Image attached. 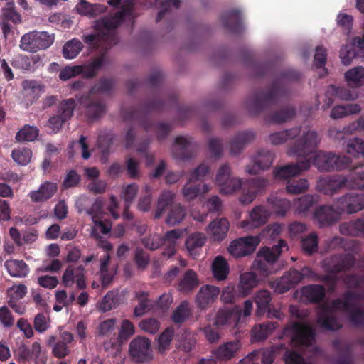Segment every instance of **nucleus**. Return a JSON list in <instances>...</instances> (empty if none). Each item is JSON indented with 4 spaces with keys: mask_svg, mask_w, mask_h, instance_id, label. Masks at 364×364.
I'll return each instance as SVG.
<instances>
[{
    "mask_svg": "<svg viewBox=\"0 0 364 364\" xmlns=\"http://www.w3.org/2000/svg\"><path fill=\"white\" fill-rule=\"evenodd\" d=\"M301 74L296 70L288 69L282 72L267 90L254 92L247 100L246 106L252 115H259L269 111L272 105H277L279 100L287 97L289 90L285 81H296Z\"/></svg>",
    "mask_w": 364,
    "mask_h": 364,
    "instance_id": "obj_1",
    "label": "nucleus"
},
{
    "mask_svg": "<svg viewBox=\"0 0 364 364\" xmlns=\"http://www.w3.org/2000/svg\"><path fill=\"white\" fill-rule=\"evenodd\" d=\"M320 141L321 138L317 132L314 130L304 132L302 135L290 146L289 154L306 158L316 149ZM310 166V161L304 159L295 164H289L275 168L274 176L278 179H287L300 174L303 171L308 170Z\"/></svg>",
    "mask_w": 364,
    "mask_h": 364,
    "instance_id": "obj_2",
    "label": "nucleus"
},
{
    "mask_svg": "<svg viewBox=\"0 0 364 364\" xmlns=\"http://www.w3.org/2000/svg\"><path fill=\"white\" fill-rule=\"evenodd\" d=\"M165 102L159 99H152L146 102L142 107H131L122 109V114L124 120H139L146 132L154 130L159 141L164 140L172 129L170 124L160 122L154 124L146 119V115L151 111L163 110Z\"/></svg>",
    "mask_w": 364,
    "mask_h": 364,
    "instance_id": "obj_3",
    "label": "nucleus"
},
{
    "mask_svg": "<svg viewBox=\"0 0 364 364\" xmlns=\"http://www.w3.org/2000/svg\"><path fill=\"white\" fill-rule=\"evenodd\" d=\"M133 11V4L128 2L126 5L122 6L120 11L96 20L94 26L95 28L101 32L102 34L84 35L82 36L83 41L90 46L97 47L102 41H107L110 37L115 43V36L109 35V32L117 28L123 23L126 16L132 15Z\"/></svg>",
    "mask_w": 364,
    "mask_h": 364,
    "instance_id": "obj_4",
    "label": "nucleus"
},
{
    "mask_svg": "<svg viewBox=\"0 0 364 364\" xmlns=\"http://www.w3.org/2000/svg\"><path fill=\"white\" fill-rule=\"evenodd\" d=\"M183 235L180 229L168 231L164 236L159 234H150L141 239V244L148 250H156L161 246L164 247L162 256L170 258L176 252V241Z\"/></svg>",
    "mask_w": 364,
    "mask_h": 364,
    "instance_id": "obj_5",
    "label": "nucleus"
},
{
    "mask_svg": "<svg viewBox=\"0 0 364 364\" xmlns=\"http://www.w3.org/2000/svg\"><path fill=\"white\" fill-rule=\"evenodd\" d=\"M309 160L320 172L342 171L349 168L352 163L351 159L346 155L323 151H316Z\"/></svg>",
    "mask_w": 364,
    "mask_h": 364,
    "instance_id": "obj_6",
    "label": "nucleus"
},
{
    "mask_svg": "<svg viewBox=\"0 0 364 364\" xmlns=\"http://www.w3.org/2000/svg\"><path fill=\"white\" fill-rule=\"evenodd\" d=\"M333 309L346 311L343 298L333 300L331 306L323 304L317 313V323L319 326L328 331H336L342 328L339 319L333 314Z\"/></svg>",
    "mask_w": 364,
    "mask_h": 364,
    "instance_id": "obj_7",
    "label": "nucleus"
},
{
    "mask_svg": "<svg viewBox=\"0 0 364 364\" xmlns=\"http://www.w3.org/2000/svg\"><path fill=\"white\" fill-rule=\"evenodd\" d=\"M286 336H290L291 342L296 346L309 347L313 345L316 338L315 329L307 323L292 322L284 330Z\"/></svg>",
    "mask_w": 364,
    "mask_h": 364,
    "instance_id": "obj_8",
    "label": "nucleus"
},
{
    "mask_svg": "<svg viewBox=\"0 0 364 364\" xmlns=\"http://www.w3.org/2000/svg\"><path fill=\"white\" fill-rule=\"evenodd\" d=\"M53 43V38L47 32L31 31L24 34L20 41L22 50L36 53L50 47Z\"/></svg>",
    "mask_w": 364,
    "mask_h": 364,
    "instance_id": "obj_9",
    "label": "nucleus"
},
{
    "mask_svg": "<svg viewBox=\"0 0 364 364\" xmlns=\"http://www.w3.org/2000/svg\"><path fill=\"white\" fill-rule=\"evenodd\" d=\"M76 98L87 119H98L105 113L106 104L102 97L87 92L76 95Z\"/></svg>",
    "mask_w": 364,
    "mask_h": 364,
    "instance_id": "obj_10",
    "label": "nucleus"
},
{
    "mask_svg": "<svg viewBox=\"0 0 364 364\" xmlns=\"http://www.w3.org/2000/svg\"><path fill=\"white\" fill-rule=\"evenodd\" d=\"M129 352L132 360L136 363H149L153 358L149 339L137 336L129 343Z\"/></svg>",
    "mask_w": 364,
    "mask_h": 364,
    "instance_id": "obj_11",
    "label": "nucleus"
},
{
    "mask_svg": "<svg viewBox=\"0 0 364 364\" xmlns=\"http://www.w3.org/2000/svg\"><path fill=\"white\" fill-rule=\"evenodd\" d=\"M335 204L341 215L356 213L364 209V193H347L338 198Z\"/></svg>",
    "mask_w": 364,
    "mask_h": 364,
    "instance_id": "obj_12",
    "label": "nucleus"
},
{
    "mask_svg": "<svg viewBox=\"0 0 364 364\" xmlns=\"http://www.w3.org/2000/svg\"><path fill=\"white\" fill-rule=\"evenodd\" d=\"M318 190L325 195L333 196L343 188L348 189V176H326L318 181Z\"/></svg>",
    "mask_w": 364,
    "mask_h": 364,
    "instance_id": "obj_13",
    "label": "nucleus"
},
{
    "mask_svg": "<svg viewBox=\"0 0 364 364\" xmlns=\"http://www.w3.org/2000/svg\"><path fill=\"white\" fill-rule=\"evenodd\" d=\"M341 214L334 205H321L314 213V218L320 227H328L336 223L341 219Z\"/></svg>",
    "mask_w": 364,
    "mask_h": 364,
    "instance_id": "obj_14",
    "label": "nucleus"
},
{
    "mask_svg": "<svg viewBox=\"0 0 364 364\" xmlns=\"http://www.w3.org/2000/svg\"><path fill=\"white\" fill-rule=\"evenodd\" d=\"M197 149V144L192 138L179 136L175 139L173 154L177 159H189L196 154Z\"/></svg>",
    "mask_w": 364,
    "mask_h": 364,
    "instance_id": "obj_15",
    "label": "nucleus"
},
{
    "mask_svg": "<svg viewBox=\"0 0 364 364\" xmlns=\"http://www.w3.org/2000/svg\"><path fill=\"white\" fill-rule=\"evenodd\" d=\"M274 154L267 149H259L252 157V165L247 167V172L250 174H257L259 171L268 169L274 161Z\"/></svg>",
    "mask_w": 364,
    "mask_h": 364,
    "instance_id": "obj_16",
    "label": "nucleus"
},
{
    "mask_svg": "<svg viewBox=\"0 0 364 364\" xmlns=\"http://www.w3.org/2000/svg\"><path fill=\"white\" fill-rule=\"evenodd\" d=\"M270 216V212L264 205H257L250 213V220H242L240 227L245 230H251L264 225Z\"/></svg>",
    "mask_w": 364,
    "mask_h": 364,
    "instance_id": "obj_17",
    "label": "nucleus"
},
{
    "mask_svg": "<svg viewBox=\"0 0 364 364\" xmlns=\"http://www.w3.org/2000/svg\"><path fill=\"white\" fill-rule=\"evenodd\" d=\"M355 263V257L350 253L334 255L328 262V270L336 274L351 269Z\"/></svg>",
    "mask_w": 364,
    "mask_h": 364,
    "instance_id": "obj_18",
    "label": "nucleus"
},
{
    "mask_svg": "<svg viewBox=\"0 0 364 364\" xmlns=\"http://www.w3.org/2000/svg\"><path fill=\"white\" fill-rule=\"evenodd\" d=\"M220 289L219 287L205 284L200 287L196 297V302L200 309H206L217 299Z\"/></svg>",
    "mask_w": 364,
    "mask_h": 364,
    "instance_id": "obj_19",
    "label": "nucleus"
},
{
    "mask_svg": "<svg viewBox=\"0 0 364 364\" xmlns=\"http://www.w3.org/2000/svg\"><path fill=\"white\" fill-rule=\"evenodd\" d=\"M299 274L292 273L291 269L286 272L280 278L271 282L270 286L278 294L287 292L299 284Z\"/></svg>",
    "mask_w": 364,
    "mask_h": 364,
    "instance_id": "obj_20",
    "label": "nucleus"
},
{
    "mask_svg": "<svg viewBox=\"0 0 364 364\" xmlns=\"http://www.w3.org/2000/svg\"><path fill=\"white\" fill-rule=\"evenodd\" d=\"M224 28L230 33H240L242 31V14L238 9H232L221 16Z\"/></svg>",
    "mask_w": 364,
    "mask_h": 364,
    "instance_id": "obj_21",
    "label": "nucleus"
},
{
    "mask_svg": "<svg viewBox=\"0 0 364 364\" xmlns=\"http://www.w3.org/2000/svg\"><path fill=\"white\" fill-rule=\"evenodd\" d=\"M296 114V109L294 105H288L274 112H272L265 117L267 122L281 124L293 119Z\"/></svg>",
    "mask_w": 364,
    "mask_h": 364,
    "instance_id": "obj_22",
    "label": "nucleus"
},
{
    "mask_svg": "<svg viewBox=\"0 0 364 364\" xmlns=\"http://www.w3.org/2000/svg\"><path fill=\"white\" fill-rule=\"evenodd\" d=\"M58 186L55 183L45 181L38 190L32 191L28 196L33 202L43 203L50 199L57 192Z\"/></svg>",
    "mask_w": 364,
    "mask_h": 364,
    "instance_id": "obj_23",
    "label": "nucleus"
},
{
    "mask_svg": "<svg viewBox=\"0 0 364 364\" xmlns=\"http://www.w3.org/2000/svg\"><path fill=\"white\" fill-rule=\"evenodd\" d=\"M114 139V134L111 132H101L99 134L97 144L101 151L100 161L106 164L111 153V147Z\"/></svg>",
    "mask_w": 364,
    "mask_h": 364,
    "instance_id": "obj_24",
    "label": "nucleus"
},
{
    "mask_svg": "<svg viewBox=\"0 0 364 364\" xmlns=\"http://www.w3.org/2000/svg\"><path fill=\"white\" fill-rule=\"evenodd\" d=\"M254 139L255 134L251 131L238 132L230 141V154L232 155L239 154L245 146Z\"/></svg>",
    "mask_w": 364,
    "mask_h": 364,
    "instance_id": "obj_25",
    "label": "nucleus"
},
{
    "mask_svg": "<svg viewBox=\"0 0 364 364\" xmlns=\"http://www.w3.org/2000/svg\"><path fill=\"white\" fill-rule=\"evenodd\" d=\"M208 191L209 188L206 183L198 182L196 180H191V176L182 189L184 197L188 200H193L200 194Z\"/></svg>",
    "mask_w": 364,
    "mask_h": 364,
    "instance_id": "obj_26",
    "label": "nucleus"
},
{
    "mask_svg": "<svg viewBox=\"0 0 364 364\" xmlns=\"http://www.w3.org/2000/svg\"><path fill=\"white\" fill-rule=\"evenodd\" d=\"M206 242V237L201 232H194L190 235L186 241V247L188 253L195 259L200 252Z\"/></svg>",
    "mask_w": 364,
    "mask_h": 364,
    "instance_id": "obj_27",
    "label": "nucleus"
},
{
    "mask_svg": "<svg viewBox=\"0 0 364 364\" xmlns=\"http://www.w3.org/2000/svg\"><path fill=\"white\" fill-rule=\"evenodd\" d=\"M134 333V326L133 323L127 320H123L121 323V328L118 336L116 338H111L108 344L111 348H116L121 346L122 343L127 341Z\"/></svg>",
    "mask_w": 364,
    "mask_h": 364,
    "instance_id": "obj_28",
    "label": "nucleus"
},
{
    "mask_svg": "<svg viewBox=\"0 0 364 364\" xmlns=\"http://www.w3.org/2000/svg\"><path fill=\"white\" fill-rule=\"evenodd\" d=\"M229 228V222L225 218L213 220L208 226L209 232L216 241H221L226 237Z\"/></svg>",
    "mask_w": 364,
    "mask_h": 364,
    "instance_id": "obj_29",
    "label": "nucleus"
},
{
    "mask_svg": "<svg viewBox=\"0 0 364 364\" xmlns=\"http://www.w3.org/2000/svg\"><path fill=\"white\" fill-rule=\"evenodd\" d=\"M302 296L309 302L318 304L326 296V291L321 284H309L301 289Z\"/></svg>",
    "mask_w": 364,
    "mask_h": 364,
    "instance_id": "obj_30",
    "label": "nucleus"
},
{
    "mask_svg": "<svg viewBox=\"0 0 364 364\" xmlns=\"http://www.w3.org/2000/svg\"><path fill=\"white\" fill-rule=\"evenodd\" d=\"M199 281L196 272L188 269L178 282V290L183 294H188L198 287Z\"/></svg>",
    "mask_w": 364,
    "mask_h": 364,
    "instance_id": "obj_31",
    "label": "nucleus"
},
{
    "mask_svg": "<svg viewBox=\"0 0 364 364\" xmlns=\"http://www.w3.org/2000/svg\"><path fill=\"white\" fill-rule=\"evenodd\" d=\"M85 200L86 198H82V196H80L76 201L75 206L76 208L77 209L78 213L81 214L83 211H85V213L87 215L92 217V220H95V218H100V215L102 213L104 205L102 198H97L94 203H92V206L88 209H85L83 208V205Z\"/></svg>",
    "mask_w": 364,
    "mask_h": 364,
    "instance_id": "obj_32",
    "label": "nucleus"
},
{
    "mask_svg": "<svg viewBox=\"0 0 364 364\" xmlns=\"http://www.w3.org/2000/svg\"><path fill=\"white\" fill-rule=\"evenodd\" d=\"M257 285V277L254 272H245L240 277L237 285H235L240 291L242 296L246 297L252 290Z\"/></svg>",
    "mask_w": 364,
    "mask_h": 364,
    "instance_id": "obj_33",
    "label": "nucleus"
},
{
    "mask_svg": "<svg viewBox=\"0 0 364 364\" xmlns=\"http://www.w3.org/2000/svg\"><path fill=\"white\" fill-rule=\"evenodd\" d=\"M340 231L343 235L353 237H364V213L356 220L343 223L340 226Z\"/></svg>",
    "mask_w": 364,
    "mask_h": 364,
    "instance_id": "obj_34",
    "label": "nucleus"
},
{
    "mask_svg": "<svg viewBox=\"0 0 364 364\" xmlns=\"http://www.w3.org/2000/svg\"><path fill=\"white\" fill-rule=\"evenodd\" d=\"M211 270L213 277L218 281L225 280L229 274L230 268L228 261L221 255L215 257L212 262Z\"/></svg>",
    "mask_w": 364,
    "mask_h": 364,
    "instance_id": "obj_35",
    "label": "nucleus"
},
{
    "mask_svg": "<svg viewBox=\"0 0 364 364\" xmlns=\"http://www.w3.org/2000/svg\"><path fill=\"white\" fill-rule=\"evenodd\" d=\"M240 348V343L238 341L227 342L220 346L214 352V356L222 360L231 359Z\"/></svg>",
    "mask_w": 364,
    "mask_h": 364,
    "instance_id": "obj_36",
    "label": "nucleus"
},
{
    "mask_svg": "<svg viewBox=\"0 0 364 364\" xmlns=\"http://www.w3.org/2000/svg\"><path fill=\"white\" fill-rule=\"evenodd\" d=\"M287 242L284 240H279L278 243L272 247H264L260 249L259 256L262 257L269 263L275 262L280 256L282 248L287 247Z\"/></svg>",
    "mask_w": 364,
    "mask_h": 364,
    "instance_id": "obj_37",
    "label": "nucleus"
},
{
    "mask_svg": "<svg viewBox=\"0 0 364 364\" xmlns=\"http://www.w3.org/2000/svg\"><path fill=\"white\" fill-rule=\"evenodd\" d=\"M344 78L347 85L358 88L364 85V67L356 66L345 73Z\"/></svg>",
    "mask_w": 364,
    "mask_h": 364,
    "instance_id": "obj_38",
    "label": "nucleus"
},
{
    "mask_svg": "<svg viewBox=\"0 0 364 364\" xmlns=\"http://www.w3.org/2000/svg\"><path fill=\"white\" fill-rule=\"evenodd\" d=\"M278 326L277 322H264L255 325L252 329V341H260L266 339L267 336Z\"/></svg>",
    "mask_w": 364,
    "mask_h": 364,
    "instance_id": "obj_39",
    "label": "nucleus"
},
{
    "mask_svg": "<svg viewBox=\"0 0 364 364\" xmlns=\"http://www.w3.org/2000/svg\"><path fill=\"white\" fill-rule=\"evenodd\" d=\"M301 133V127H296L281 132L272 133L269 136L271 144L278 145L284 143L289 139H294Z\"/></svg>",
    "mask_w": 364,
    "mask_h": 364,
    "instance_id": "obj_40",
    "label": "nucleus"
},
{
    "mask_svg": "<svg viewBox=\"0 0 364 364\" xmlns=\"http://www.w3.org/2000/svg\"><path fill=\"white\" fill-rule=\"evenodd\" d=\"M115 86V80L110 77H101L90 90L88 92L99 95L105 94L110 95Z\"/></svg>",
    "mask_w": 364,
    "mask_h": 364,
    "instance_id": "obj_41",
    "label": "nucleus"
},
{
    "mask_svg": "<svg viewBox=\"0 0 364 364\" xmlns=\"http://www.w3.org/2000/svg\"><path fill=\"white\" fill-rule=\"evenodd\" d=\"M239 311H235V309H223L218 311L214 325L217 327H221L227 324H230L232 322H236L239 319Z\"/></svg>",
    "mask_w": 364,
    "mask_h": 364,
    "instance_id": "obj_42",
    "label": "nucleus"
},
{
    "mask_svg": "<svg viewBox=\"0 0 364 364\" xmlns=\"http://www.w3.org/2000/svg\"><path fill=\"white\" fill-rule=\"evenodd\" d=\"M254 300L257 306L256 314L259 316L267 312L269 309L272 296L268 290L262 289L256 293Z\"/></svg>",
    "mask_w": 364,
    "mask_h": 364,
    "instance_id": "obj_43",
    "label": "nucleus"
},
{
    "mask_svg": "<svg viewBox=\"0 0 364 364\" xmlns=\"http://www.w3.org/2000/svg\"><path fill=\"white\" fill-rule=\"evenodd\" d=\"M361 110L358 104H347L335 106L331 112V117L333 119L343 118L350 114H358Z\"/></svg>",
    "mask_w": 364,
    "mask_h": 364,
    "instance_id": "obj_44",
    "label": "nucleus"
},
{
    "mask_svg": "<svg viewBox=\"0 0 364 364\" xmlns=\"http://www.w3.org/2000/svg\"><path fill=\"white\" fill-rule=\"evenodd\" d=\"M9 274L12 277H25L29 272L28 265L23 260H11L6 262Z\"/></svg>",
    "mask_w": 364,
    "mask_h": 364,
    "instance_id": "obj_45",
    "label": "nucleus"
},
{
    "mask_svg": "<svg viewBox=\"0 0 364 364\" xmlns=\"http://www.w3.org/2000/svg\"><path fill=\"white\" fill-rule=\"evenodd\" d=\"M267 201L271 205L273 212L279 216L284 217L291 207L289 200L274 196L268 198Z\"/></svg>",
    "mask_w": 364,
    "mask_h": 364,
    "instance_id": "obj_46",
    "label": "nucleus"
},
{
    "mask_svg": "<svg viewBox=\"0 0 364 364\" xmlns=\"http://www.w3.org/2000/svg\"><path fill=\"white\" fill-rule=\"evenodd\" d=\"M175 198V194L171 191H164L161 193L157 203L154 218L159 219L163 215L165 210L171 205Z\"/></svg>",
    "mask_w": 364,
    "mask_h": 364,
    "instance_id": "obj_47",
    "label": "nucleus"
},
{
    "mask_svg": "<svg viewBox=\"0 0 364 364\" xmlns=\"http://www.w3.org/2000/svg\"><path fill=\"white\" fill-rule=\"evenodd\" d=\"M319 196L318 195H305L294 200V205L299 213H305L315 204L318 203Z\"/></svg>",
    "mask_w": 364,
    "mask_h": 364,
    "instance_id": "obj_48",
    "label": "nucleus"
},
{
    "mask_svg": "<svg viewBox=\"0 0 364 364\" xmlns=\"http://www.w3.org/2000/svg\"><path fill=\"white\" fill-rule=\"evenodd\" d=\"M105 60V55L103 54L94 58L90 63L83 66L82 75L85 78H92L96 76L98 71L102 67Z\"/></svg>",
    "mask_w": 364,
    "mask_h": 364,
    "instance_id": "obj_49",
    "label": "nucleus"
},
{
    "mask_svg": "<svg viewBox=\"0 0 364 364\" xmlns=\"http://www.w3.org/2000/svg\"><path fill=\"white\" fill-rule=\"evenodd\" d=\"M76 102L73 98L63 100L58 105L57 114L67 122L73 116Z\"/></svg>",
    "mask_w": 364,
    "mask_h": 364,
    "instance_id": "obj_50",
    "label": "nucleus"
},
{
    "mask_svg": "<svg viewBox=\"0 0 364 364\" xmlns=\"http://www.w3.org/2000/svg\"><path fill=\"white\" fill-rule=\"evenodd\" d=\"M22 87L26 95H31L33 100L38 99L44 92V85L34 80H26L22 82Z\"/></svg>",
    "mask_w": 364,
    "mask_h": 364,
    "instance_id": "obj_51",
    "label": "nucleus"
},
{
    "mask_svg": "<svg viewBox=\"0 0 364 364\" xmlns=\"http://www.w3.org/2000/svg\"><path fill=\"white\" fill-rule=\"evenodd\" d=\"M82 48V43L77 38H73L64 45L63 48V57L67 59L75 58Z\"/></svg>",
    "mask_w": 364,
    "mask_h": 364,
    "instance_id": "obj_52",
    "label": "nucleus"
},
{
    "mask_svg": "<svg viewBox=\"0 0 364 364\" xmlns=\"http://www.w3.org/2000/svg\"><path fill=\"white\" fill-rule=\"evenodd\" d=\"M191 311L187 301H182L173 311L171 319L175 323H181L186 321L191 316Z\"/></svg>",
    "mask_w": 364,
    "mask_h": 364,
    "instance_id": "obj_53",
    "label": "nucleus"
},
{
    "mask_svg": "<svg viewBox=\"0 0 364 364\" xmlns=\"http://www.w3.org/2000/svg\"><path fill=\"white\" fill-rule=\"evenodd\" d=\"M333 346L340 352V355L336 360V364H353L352 348L349 343H344L340 346L339 341H334Z\"/></svg>",
    "mask_w": 364,
    "mask_h": 364,
    "instance_id": "obj_54",
    "label": "nucleus"
},
{
    "mask_svg": "<svg viewBox=\"0 0 364 364\" xmlns=\"http://www.w3.org/2000/svg\"><path fill=\"white\" fill-rule=\"evenodd\" d=\"M39 134V129L35 126L26 124L16 134L18 141H33Z\"/></svg>",
    "mask_w": 364,
    "mask_h": 364,
    "instance_id": "obj_55",
    "label": "nucleus"
},
{
    "mask_svg": "<svg viewBox=\"0 0 364 364\" xmlns=\"http://www.w3.org/2000/svg\"><path fill=\"white\" fill-rule=\"evenodd\" d=\"M301 247L305 254L311 255L318 248V237L316 233L311 232L301 239Z\"/></svg>",
    "mask_w": 364,
    "mask_h": 364,
    "instance_id": "obj_56",
    "label": "nucleus"
},
{
    "mask_svg": "<svg viewBox=\"0 0 364 364\" xmlns=\"http://www.w3.org/2000/svg\"><path fill=\"white\" fill-rule=\"evenodd\" d=\"M357 167L354 166L348 178V189L352 190H364V170L362 171H356Z\"/></svg>",
    "mask_w": 364,
    "mask_h": 364,
    "instance_id": "obj_57",
    "label": "nucleus"
},
{
    "mask_svg": "<svg viewBox=\"0 0 364 364\" xmlns=\"http://www.w3.org/2000/svg\"><path fill=\"white\" fill-rule=\"evenodd\" d=\"M11 157L18 164L26 166L31 161L32 151L28 147H18L12 151Z\"/></svg>",
    "mask_w": 364,
    "mask_h": 364,
    "instance_id": "obj_58",
    "label": "nucleus"
},
{
    "mask_svg": "<svg viewBox=\"0 0 364 364\" xmlns=\"http://www.w3.org/2000/svg\"><path fill=\"white\" fill-rule=\"evenodd\" d=\"M243 297L235 285L225 287L223 289L220 294V300L225 304H234L237 299Z\"/></svg>",
    "mask_w": 364,
    "mask_h": 364,
    "instance_id": "obj_59",
    "label": "nucleus"
},
{
    "mask_svg": "<svg viewBox=\"0 0 364 364\" xmlns=\"http://www.w3.org/2000/svg\"><path fill=\"white\" fill-rule=\"evenodd\" d=\"M186 215V210L181 204L172 205L166 218V223L169 225L179 223Z\"/></svg>",
    "mask_w": 364,
    "mask_h": 364,
    "instance_id": "obj_60",
    "label": "nucleus"
},
{
    "mask_svg": "<svg viewBox=\"0 0 364 364\" xmlns=\"http://www.w3.org/2000/svg\"><path fill=\"white\" fill-rule=\"evenodd\" d=\"M149 294L146 291L136 293L135 297L139 300V304L134 309V315L141 316L151 309V301L148 299Z\"/></svg>",
    "mask_w": 364,
    "mask_h": 364,
    "instance_id": "obj_61",
    "label": "nucleus"
},
{
    "mask_svg": "<svg viewBox=\"0 0 364 364\" xmlns=\"http://www.w3.org/2000/svg\"><path fill=\"white\" fill-rule=\"evenodd\" d=\"M329 95H335L336 97L347 101L353 100L356 97L348 89L343 87H336L333 85L328 86L327 88V96Z\"/></svg>",
    "mask_w": 364,
    "mask_h": 364,
    "instance_id": "obj_62",
    "label": "nucleus"
},
{
    "mask_svg": "<svg viewBox=\"0 0 364 364\" xmlns=\"http://www.w3.org/2000/svg\"><path fill=\"white\" fill-rule=\"evenodd\" d=\"M117 319L109 318L101 322L98 326V333L100 336L109 337L113 335L112 338H116Z\"/></svg>",
    "mask_w": 364,
    "mask_h": 364,
    "instance_id": "obj_63",
    "label": "nucleus"
},
{
    "mask_svg": "<svg viewBox=\"0 0 364 364\" xmlns=\"http://www.w3.org/2000/svg\"><path fill=\"white\" fill-rule=\"evenodd\" d=\"M348 154L357 156L362 155L364 157V141L360 138L350 139L346 144Z\"/></svg>",
    "mask_w": 364,
    "mask_h": 364,
    "instance_id": "obj_64",
    "label": "nucleus"
}]
</instances>
